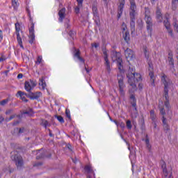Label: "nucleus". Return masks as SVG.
Returning <instances> with one entry per match:
<instances>
[{
  "label": "nucleus",
  "mask_w": 178,
  "mask_h": 178,
  "mask_svg": "<svg viewBox=\"0 0 178 178\" xmlns=\"http://www.w3.org/2000/svg\"><path fill=\"white\" fill-rule=\"evenodd\" d=\"M127 77L129 86L132 87L134 91H137V85L136 83L141 80V74L136 73V69L134 67H129L127 73Z\"/></svg>",
  "instance_id": "1"
},
{
  "label": "nucleus",
  "mask_w": 178,
  "mask_h": 178,
  "mask_svg": "<svg viewBox=\"0 0 178 178\" xmlns=\"http://www.w3.org/2000/svg\"><path fill=\"white\" fill-rule=\"evenodd\" d=\"M130 2V29L131 33L133 34L136 31V15H137V6L136 5V1L134 0H129Z\"/></svg>",
  "instance_id": "2"
},
{
  "label": "nucleus",
  "mask_w": 178,
  "mask_h": 178,
  "mask_svg": "<svg viewBox=\"0 0 178 178\" xmlns=\"http://www.w3.org/2000/svg\"><path fill=\"white\" fill-rule=\"evenodd\" d=\"M11 161L15 163L17 169H22L24 165L23 157L17 152H11Z\"/></svg>",
  "instance_id": "3"
},
{
  "label": "nucleus",
  "mask_w": 178,
  "mask_h": 178,
  "mask_svg": "<svg viewBox=\"0 0 178 178\" xmlns=\"http://www.w3.org/2000/svg\"><path fill=\"white\" fill-rule=\"evenodd\" d=\"M92 10L93 13V19L98 26L99 24V14L98 13V3L97 2H94L92 6Z\"/></svg>",
  "instance_id": "4"
},
{
  "label": "nucleus",
  "mask_w": 178,
  "mask_h": 178,
  "mask_svg": "<svg viewBox=\"0 0 178 178\" xmlns=\"http://www.w3.org/2000/svg\"><path fill=\"white\" fill-rule=\"evenodd\" d=\"M113 56H115V60L117 62V66L120 73L123 72V60L120 58V53L118 51H114L113 53Z\"/></svg>",
  "instance_id": "5"
},
{
  "label": "nucleus",
  "mask_w": 178,
  "mask_h": 178,
  "mask_svg": "<svg viewBox=\"0 0 178 178\" xmlns=\"http://www.w3.org/2000/svg\"><path fill=\"white\" fill-rule=\"evenodd\" d=\"M118 81L120 94L122 97H124V88H126V85H124V82H123V76L118 75Z\"/></svg>",
  "instance_id": "6"
},
{
  "label": "nucleus",
  "mask_w": 178,
  "mask_h": 178,
  "mask_svg": "<svg viewBox=\"0 0 178 178\" xmlns=\"http://www.w3.org/2000/svg\"><path fill=\"white\" fill-rule=\"evenodd\" d=\"M148 72H149V76L150 77V81L152 83V86L153 87L155 86V75H154V65H152V62L149 61L148 62Z\"/></svg>",
  "instance_id": "7"
},
{
  "label": "nucleus",
  "mask_w": 178,
  "mask_h": 178,
  "mask_svg": "<svg viewBox=\"0 0 178 178\" xmlns=\"http://www.w3.org/2000/svg\"><path fill=\"white\" fill-rule=\"evenodd\" d=\"M127 29V26H126V24L123 23L122 25V37L124 41L129 44V41H130V32Z\"/></svg>",
  "instance_id": "8"
},
{
  "label": "nucleus",
  "mask_w": 178,
  "mask_h": 178,
  "mask_svg": "<svg viewBox=\"0 0 178 178\" xmlns=\"http://www.w3.org/2000/svg\"><path fill=\"white\" fill-rule=\"evenodd\" d=\"M15 30H16V35H17V40L19 45V47L22 49L24 48L23 47V42L22 41V37L20 36V24L19 23L15 24Z\"/></svg>",
  "instance_id": "9"
},
{
  "label": "nucleus",
  "mask_w": 178,
  "mask_h": 178,
  "mask_svg": "<svg viewBox=\"0 0 178 178\" xmlns=\"http://www.w3.org/2000/svg\"><path fill=\"white\" fill-rule=\"evenodd\" d=\"M124 3H126V1L124 0H120V5L118 6V8L117 20H119V19L122 17V15H123V9L124 8Z\"/></svg>",
  "instance_id": "10"
},
{
  "label": "nucleus",
  "mask_w": 178,
  "mask_h": 178,
  "mask_svg": "<svg viewBox=\"0 0 178 178\" xmlns=\"http://www.w3.org/2000/svg\"><path fill=\"white\" fill-rule=\"evenodd\" d=\"M124 55H125V58L128 60H131V59H133L134 58H136V56H134V51H133V50L129 48H127V49H124Z\"/></svg>",
  "instance_id": "11"
},
{
  "label": "nucleus",
  "mask_w": 178,
  "mask_h": 178,
  "mask_svg": "<svg viewBox=\"0 0 178 178\" xmlns=\"http://www.w3.org/2000/svg\"><path fill=\"white\" fill-rule=\"evenodd\" d=\"M145 21L147 24L146 29L149 31H152V26L154 24L152 22V17H145Z\"/></svg>",
  "instance_id": "12"
},
{
  "label": "nucleus",
  "mask_w": 178,
  "mask_h": 178,
  "mask_svg": "<svg viewBox=\"0 0 178 178\" xmlns=\"http://www.w3.org/2000/svg\"><path fill=\"white\" fill-rule=\"evenodd\" d=\"M129 102L132 106V108H134L135 111H137V99H136V96L134 95H130Z\"/></svg>",
  "instance_id": "13"
},
{
  "label": "nucleus",
  "mask_w": 178,
  "mask_h": 178,
  "mask_svg": "<svg viewBox=\"0 0 178 178\" xmlns=\"http://www.w3.org/2000/svg\"><path fill=\"white\" fill-rule=\"evenodd\" d=\"M42 95V93L41 92H33L31 91L29 92V95H28V98H30V99H38Z\"/></svg>",
  "instance_id": "14"
},
{
  "label": "nucleus",
  "mask_w": 178,
  "mask_h": 178,
  "mask_svg": "<svg viewBox=\"0 0 178 178\" xmlns=\"http://www.w3.org/2000/svg\"><path fill=\"white\" fill-rule=\"evenodd\" d=\"M58 20L59 22H60L62 23V22H63V19H65V17H66V8H63L61 10H60L58 11Z\"/></svg>",
  "instance_id": "15"
},
{
  "label": "nucleus",
  "mask_w": 178,
  "mask_h": 178,
  "mask_svg": "<svg viewBox=\"0 0 178 178\" xmlns=\"http://www.w3.org/2000/svg\"><path fill=\"white\" fill-rule=\"evenodd\" d=\"M161 168L163 169V177H168L169 173L166 168V163L164 161L161 162Z\"/></svg>",
  "instance_id": "16"
},
{
  "label": "nucleus",
  "mask_w": 178,
  "mask_h": 178,
  "mask_svg": "<svg viewBox=\"0 0 178 178\" xmlns=\"http://www.w3.org/2000/svg\"><path fill=\"white\" fill-rule=\"evenodd\" d=\"M28 15L30 17L31 26L29 27V34H34V22H33V19H31V15H30V10L27 9Z\"/></svg>",
  "instance_id": "17"
},
{
  "label": "nucleus",
  "mask_w": 178,
  "mask_h": 178,
  "mask_svg": "<svg viewBox=\"0 0 178 178\" xmlns=\"http://www.w3.org/2000/svg\"><path fill=\"white\" fill-rule=\"evenodd\" d=\"M168 60L170 66H171V67L173 69L175 67V60H173V54L172 53V51H170L168 53Z\"/></svg>",
  "instance_id": "18"
},
{
  "label": "nucleus",
  "mask_w": 178,
  "mask_h": 178,
  "mask_svg": "<svg viewBox=\"0 0 178 178\" xmlns=\"http://www.w3.org/2000/svg\"><path fill=\"white\" fill-rule=\"evenodd\" d=\"M156 17L158 20V22H159L160 23H162V12L161 11V8H159V7L156 8Z\"/></svg>",
  "instance_id": "19"
},
{
  "label": "nucleus",
  "mask_w": 178,
  "mask_h": 178,
  "mask_svg": "<svg viewBox=\"0 0 178 178\" xmlns=\"http://www.w3.org/2000/svg\"><path fill=\"white\" fill-rule=\"evenodd\" d=\"M81 54V53L80 52V49H78V50L75 49L74 56L77 58L79 59V60H80V62H81L82 63H85L86 60H84V58H83L81 56H80Z\"/></svg>",
  "instance_id": "20"
},
{
  "label": "nucleus",
  "mask_w": 178,
  "mask_h": 178,
  "mask_svg": "<svg viewBox=\"0 0 178 178\" xmlns=\"http://www.w3.org/2000/svg\"><path fill=\"white\" fill-rule=\"evenodd\" d=\"M161 81L164 84V88H169V81H168V76L163 75L161 77Z\"/></svg>",
  "instance_id": "21"
},
{
  "label": "nucleus",
  "mask_w": 178,
  "mask_h": 178,
  "mask_svg": "<svg viewBox=\"0 0 178 178\" xmlns=\"http://www.w3.org/2000/svg\"><path fill=\"white\" fill-rule=\"evenodd\" d=\"M39 86L41 87L42 90H45L47 83H45V79L44 76H42L41 79H39Z\"/></svg>",
  "instance_id": "22"
},
{
  "label": "nucleus",
  "mask_w": 178,
  "mask_h": 178,
  "mask_svg": "<svg viewBox=\"0 0 178 178\" xmlns=\"http://www.w3.org/2000/svg\"><path fill=\"white\" fill-rule=\"evenodd\" d=\"M24 89L28 92H31L32 90H34V88H33L31 86V84L30 83L29 81H25V83H24Z\"/></svg>",
  "instance_id": "23"
},
{
  "label": "nucleus",
  "mask_w": 178,
  "mask_h": 178,
  "mask_svg": "<svg viewBox=\"0 0 178 178\" xmlns=\"http://www.w3.org/2000/svg\"><path fill=\"white\" fill-rule=\"evenodd\" d=\"M146 139L145 140V143L146 145V148L148 149L149 152H151V148H152V146L151 144H149V138H148V135L146 134L145 136Z\"/></svg>",
  "instance_id": "24"
},
{
  "label": "nucleus",
  "mask_w": 178,
  "mask_h": 178,
  "mask_svg": "<svg viewBox=\"0 0 178 178\" xmlns=\"http://www.w3.org/2000/svg\"><path fill=\"white\" fill-rule=\"evenodd\" d=\"M105 63L104 65L106 66V69L108 73H111V63L109 62V59L106 57L104 58Z\"/></svg>",
  "instance_id": "25"
},
{
  "label": "nucleus",
  "mask_w": 178,
  "mask_h": 178,
  "mask_svg": "<svg viewBox=\"0 0 178 178\" xmlns=\"http://www.w3.org/2000/svg\"><path fill=\"white\" fill-rule=\"evenodd\" d=\"M51 156L52 154H49V155L47 156L45 155V152H42L36 156V159H42L44 158H51Z\"/></svg>",
  "instance_id": "26"
},
{
  "label": "nucleus",
  "mask_w": 178,
  "mask_h": 178,
  "mask_svg": "<svg viewBox=\"0 0 178 178\" xmlns=\"http://www.w3.org/2000/svg\"><path fill=\"white\" fill-rule=\"evenodd\" d=\"M143 52L145 54V56L146 58V59H149V50L148 49V47L145 46L143 47Z\"/></svg>",
  "instance_id": "27"
},
{
  "label": "nucleus",
  "mask_w": 178,
  "mask_h": 178,
  "mask_svg": "<svg viewBox=\"0 0 178 178\" xmlns=\"http://www.w3.org/2000/svg\"><path fill=\"white\" fill-rule=\"evenodd\" d=\"M163 24L165 29H170V22H169V18L165 16V19L163 21Z\"/></svg>",
  "instance_id": "28"
},
{
  "label": "nucleus",
  "mask_w": 178,
  "mask_h": 178,
  "mask_svg": "<svg viewBox=\"0 0 178 178\" xmlns=\"http://www.w3.org/2000/svg\"><path fill=\"white\" fill-rule=\"evenodd\" d=\"M35 41V35L34 33H29V44H33Z\"/></svg>",
  "instance_id": "29"
},
{
  "label": "nucleus",
  "mask_w": 178,
  "mask_h": 178,
  "mask_svg": "<svg viewBox=\"0 0 178 178\" xmlns=\"http://www.w3.org/2000/svg\"><path fill=\"white\" fill-rule=\"evenodd\" d=\"M150 118H151L152 122H156V115L155 114V111H154V110L150 111Z\"/></svg>",
  "instance_id": "30"
},
{
  "label": "nucleus",
  "mask_w": 178,
  "mask_h": 178,
  "mask_svg": "<svg viewBox=\"0 0 178 178\" xmlns=\"http://www.w3.org/2000/svg\"><path fill=\"white\" fill-rule=\"evenodd\" d=\"M85 172L86 173H87V175L90 174V173H93L94 171H92V169H91V166L90 165H86L84 168Z\"/></svg>",
  "instance_id": "31"
},
{
  "label": "nucleus",
  "mask_w": 178,
  "mask_h": 178,
  "mask_svg": "<svg viewBox=\"0 0 178 178\" xmlns=\"http://www.w3.org/2000/svg\"><path fill=\"white\" fill-rule=\"evenodd\" d=\"M178 0L172 1V10H176L177 9Z\"/></svg>",
  "instance_id": "32"
},
{
  "label": "nucleus",
  "mask_w": 178,
  "mask_h": 178,
  "mask_svg": "<svg viewBox=\"0 0 178 178\" xmlns=\"http://www.w3.org/2000/svg\"><path fill=\"white\" fill-rule=\"evenodd\" d=\"M40 124L41 126H44V127L47 129V127H48V125L49 124V122H48V120H47L42 119Z\"/></svg>",
  "instance_id": "33"
},
{
  "label": "nucleus",
  "mask_w": 178,
  "mask_h": 178,
  "mask_svg": "<svg viewBox=\"0 0 178 178\" xmlns=\"http://www.w3.org/2000/svg\"><path fill=\"white\" fill-rule=\"evenodd\" d=\"M164 97L165 98V101L169 100V89L164 88Z\"/></svg>",
  "instance_id": "34"
},
{
  "label": "nucleus",
  "mask_w": 178,
  "mask_h": 178,
  "mask_svg": "<svg viewBox=\"0 0 178 178\" xmlns=\"http://www.w3.org/2000/svg\"><path fill=\"white\" fill-rule=\"evenodd\" d=\"M151 17V10L149 8H145V17Z\"/></svg>",
  "instance_id": "35"
},
{
  "label": "nucleus",
  "mask_w": 178,
  "mask_h": 178,
  "mask_svg": "<svg viewBox=\"0 0 178 178\" xmlns=\"http://www.w3.org/2000/svg\"><path fill=\"white\" fill-rule=\"evenodd\" d=\"M167 33H168V35H170V37H171V38H175V35L173 34V30H172V29L170 28H167Z\"/></svg>",
  "instance_id": "36"
},
{
  "label": "nucleus",
  "mask_w": 178,
  "mask_h": 178,
  "mask_svg": "<svg viewBox=\"0 0 178 178\" xmlns=\"http://www.w3.org/2000/svg\"><path fill=\"white\" fill-rule=\"evenodd\" d=\"M18 95H19V97H23V96H26V97H27V98H29V96L28 95H29V94H27V93H26V92H22V91H18L17 92V97H18Z\"/></svg>",
  "instance_id": "37"
},
{
  "label": "nucleus",
  "mask_w": 178,
  "mask_h": 178,
  "mask_svg": "<svg viewBox=\"0 0 178 178\" xmlns=\"http://www.w3.org/2000/svg\"><path fill=\"white\" fill-rule=\"evenodd\" d=\"M55 118L60 122V123H65V120L62 115H55Z\"/></svg>",
  "instance_id": "38"
},
{
  "label": "nucleus",
  "mask_w": 178,
  "mask_h": 178,
  "mask_svg": "<svg viewBox=\"0 0 178 178\" xmlns=\"http://www.w3.org/2000/svg\"><path fill=\"white\" fill-rule=\"evenodd\" d=\"M126 124L127 129L131 130V127H133V126L131 125V121L130 120H127Z\"/></svg>",
  "instance_id": "39"
},
{
  "label": "nucleus",
  "mask_w": 178,
  "mask_h": 178,
  "mask_svg": "<svg viewBox=\"0 0 178 178\" xmlns=\"http://www.w3.org/2000/svg\"><path fill=\"white\" fill-rule=\"evenodd\" d=\"M164 105H165L167 111L170 110V104L169 103V100H165L164 102Z\"/></svg>",
  "instance_id": "40"
},
{
  "label": "nucleus",
  "mask_w": 178,
  "mask_h": 178,
  "mask_svg": "<svg viewBox=\"0 0 178 178\" xmlns=\"http://www.w3.org/2000/svg\"><path fill=\"white\" fill-rule=\"evenodd\" d=\"M8 102H9V99H3L0 102V105H1V106H5Z\"/></svg>",
  "instance_id": "41"
},
{
  "label": "nucleus",
  "mask_w": 178,
  "mask_h": 178,
  "mask_svg": "<svg viewBox=\"0 0 178 178\" xmlns=\"http://www.w3.org/2000/svg\"><path fill=\"white\" fill-rule=\"evenodd\" d=\"M30 83H31V86L33 87V88H34V87L37 86V81L30 79Z\"/></svg>",
  "instance_id": "42"
},
{
  "label": "nucleus",
  "mask_w": 178,
  "mask_h": 178,
  "mask_svg": "<svg viewBox=\"0 0 178 178\" xmlns=\"http://www.w3.org/2000/svg\"><path fill=\"white\" fill-rule=\"evenodd\" d=\"M65 115L70 120L72 119V117L70 116V109L66 108Z\"/></svg>",
  "instance_id": "43"
},
{
  "label": "nucleus",
  "mask_w": 178,
  "mask_h": 178,
  "mask_svg": "<svg viewBox=\"0 0 178 178\" xmlns=\"http://www.w3.org/2000/svg\"><path fill=\"white\" fill-rule=\"evenodd\" d=\"M12 3H13V6L14 8V9H17V0H12Z\"/></svg>",
  "instance_id": "44"
},
{
  "label": "nucleus",
  "mask_w": 178,
  "mask_h": 178,
  "mask_svg": "<svg viewBox=\"0 0 178 178\" xmlns=\"http://www.w3.org/2000/svg\"><path fill=\"white\" fill-rule=\"evenodd\" d=\"M80 6H77L74 8V12L76 13V15H79V13H80Z\"/></svg>",
  "instance_id": "45"
},
{
  "label": "nucleus",
  "mask_w": 178,
  "mask_h": 178,
  "mask_svg": "<svg viewBox=\"0 0 178 178\" xmlns=\"http://www.w3.org/2000/svg\"><path fill=\"white\" fill-rule=\"evenodd\" d=\"M160 113L164 116V115H166V111H165V108L163 107L160 108Z\"/></svg>",
  "instance_id": "46"
},
{
  "label": "nucleus",
  "mask_w": 178,
  "mask_h": 178,
  "mask_svg": "<svg viewBox=\"0 0 178 178\" xmlns=\"http://www.w3.org/2000/svg\"><path fill=\"white\" fill-rule=\"evenodd\" d=\"M43 164H44V163H42V162H36L33 164V166L38 168L39 166H42Z\"/></svg>",
  "instance_id": "47"
},
{
  "label": "nucleus",
  "mask_w": 178,
  "mask_h": 178,
  "mask_svg": "<svg viewBox=\"0 0 178 178\" xmlns=\"http://www.w3.org/2000/svg\"><path fill=\"white\" fill-rule=\"evenodd\" d=\"M33 112V108H29V111H23V115H30Z\"/></svg>",
  "instance_id": "48"
},
{
  "label": "nucleus",
  "mask_w": 178,
  "mask_h": 178,
  "mask_svg": "<svg viewBox=\"0 0 178 178\" xmlns=\"http://www.w3.org/2000/svg\"><path fill=\"white\" fill-rule=\"evenodd\" d=\"M42 60V57L41 56H39L38 57V60L36 61V63H38V65H40V63H41V61Z\"/></svg>",
  "instance_id": "49"
},
{
  "label": "nucleus",
  "mask_w": 178,
  "mask_h": 178,
  "mask_svg": "<svg viewBox=\"0 0 178 178\" xmlns=\"http://www.w3.org/2000/svg\"><path fill=\"white\" fill-rule=\"evenodd\" d=\"M25 129L24 127H22L19 129V131H18V134H22V133H24L25 131Z\"/></svg>",
  "instance_id": "50"
},
{
  "label": "nucleus",
  "mask_w": 178,
  "mask_h": 178,
  "mask_svg": "<svg viewBox=\"0 0 178 178\" xmlns=\"http://www.w3.org/2000/svg\"><path fill=\"white\" fill-rule=\"evenodd\" d=\"M174 30H175V31L178 33V24L176 22L174 23Z\"/></svg>",
  "instance_id": "51"
},
{
  "label": "nucleus",
  "mask_w": 178,
  "mask_h": 178,
  "mask_svg": "<svg viewBox=\"0 0 178 178\" xmlns=\"http://www.w3.org/2000/svg\"><path fill=\"white\" fill-rule=\"evenodd\" d=\"M83 0H76V1L78 3V6H80L81 8L83 7Z\"/></svg>",
  "instance_id": "52"
},
{
  "label": "nucleus",
  "mask_w": 178,
  "mask_h": 178,
  "mask_svg": "<svg viewBox=\"0 0 178 178\" xmlns=\"http://www.w3.org/2000/svg\"><path fill=\"white\" fill-rule=\"evenodd\" d=\"M91 45L92 47H94L97 49V48H98V47H99V43H97V42L92 43Z\"/></svg>",
  "instance_id": "53"
},
{
  "label": "nucleus",
  "mask_w": 178,
  "mask_h": 178,
  "mask_svg": "<svg viewBox=\"0 0 178 178\" xmlns=\"http://www.w3.org/2000/svg\"><path fill=\"white\" fill-rule=\"evenodd\" d=\"M11 113H13V109H8L6 111V115H10Z\"/></svg>",
  "instance_id": "54"
},
{
  "label": "nucleus",
  "mask_w": 178,
  "mask_h": 178,
  "mask_svg": "<svg viewBox=\"0 0 178 178\" xmlns=\"http://www.w3.org/2000/svg\"><path fill=\"white\" fill-rule=\"evenodd\" d=\"M163 129L164 130H165L166 131H169V125L168 124H165L163 125Z\"/></svg>",
  "instance_id": "55"
},
{
  "label": "nucleus",
  "mask_w": 178,
  "mask_h": 178,
  "mask_svg": "<svg viewBox=\"0 0 178 178\" xmlns=\"http://www.w3.org/2000/svg\"><path fill=\"white\" fill-rule=\"evenodd\" d=\"M15 118H16V114L10 115V118L8 119V122H10V120H12V119H15Z\"/></svg>",
  "instance_id": "56"
},
{
  "label": "nucleus",
  "mask_w": 178,
  "mask_h": 178,
  "mask_svg": "<svg viewBox=\"0 0 178 178\" xmlns=\"http://www.w3.org/2000/svg\"><path fill=\"white\" fill-rule=\"evenodd\" d=\"M141 130H145V125L144 122V120H142V125L140 127Z\"/></svg>",
  "instance_id": "57"
},
{
  "label": "nucleus",
  "mask_w": 178,
  "mask_h": 178,
  "mask_svg": "<svg viewBox=\"0 0 178 178\" xmlns=\"http://www.w3.org/2000/svg\"><path fill=\"white\" fill-rule=\"evenodd\" d=\"M162 122H163V124H168V122H166V118H165V116L162 117Z\"/></svg>",
  "instance_id": "58"
},
{
  "label": "nucleus",
  "mask_w": 178,
  "mask_h": 178,
  "mask_svg": "<svg viewBox=\"0 0 178 178\" xmlns=\"http://www.w3.org/2000/svg\"><path fill=\"white\" fill-rule=\"evenodd\" d=\"M21 99H22V101H24V102H29V99H26V97L24 96H19Z\"/></svg>",
  "instance_id": "59"
},
{
  "label": "nucleus",
  "mask_w": 178,
  "mask_h": 178,
  "mask_svg": "<svg viewBox=\"0 0 178 178\" xmlns=\"http://www.w3.org/2000/svg\"><path fill=\"white\" fill-rule=\"evenodd\" d=\"M19 123H20V121H19V120L14 121L13 123V126H17V124H19Z\"/></svg>",
  "instance_id": "60"
},
{
  "label": "nucleus",
  "mask_w": 178,
  "mask_h": 178,
  "mask_svg": "<svg viewBox=\"0 0 178 178\" xmlns=\"http://www.w3.org/2000/svg\"><path fill=\"white\" fill-rule=\"evenodd\" d=\"M68 34H69L70 36L72 37V38H73V37H74V33L72 31H70Z\"/></svg>",
  "instance_id": "61"
},
{
  "label": "nucleus",
  "mask_w": 178,
  "mask_h": 178,
  "mask_svg": "<svg viewBox=\"0 0 178 178\" xmlns=\"http://www.w3.org/2000/svg\"><path fill=\"white\" fill-rule=\"evenodd\" d=\"M103 54L104 55V59L108 58V52L106 51H103Z\"/></svg>",
  "instance_id": "62"
},
{
  "label": "nucleus",
  "mask_w": 178,
  "mask_h": 178,
  "mask_svg": "<svg viewBox=\"0 0 178 178\" xmlns=\"http://www.w3.org/2000/svg\"><path fill=\"white\" fill-rule=\"evenodd\" d=\"M120 127H121V129H124V122H120Z\"/></svg>",
  "instance_id": "63"
},
{
  "label": "nucleus",
  "mask_w": 178,
  "mask_h": 178,
  "mask_svg": "<svg viewBox=\"0 0 178 178\" xmlns=\"http://www.w3.org/2000/svg\"><path fill=\"white\" fill-rule=\"evenodd\" d=\"M67 147L68 148V149H70V151H72V145L67 144Z\"/></svg>",
  "instance_id": "64"
}]
</instances>
